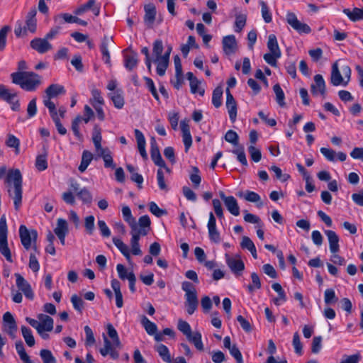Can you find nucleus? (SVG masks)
Here are the masks:
<instances>
[{
  "instance_id": "nucleus-1",
  "label": "nucleus",
  "mask_w": 363,
  "mask_h": 363,
  "mask_svg": "<svg viewBox=\"0 0 363 363\" xmlns=\"http://www.w3.org/2000/svg\"><path fill=\"white\" fill-rule=\"evenodd\" d=\"M4 183L9 197L13 200L15 210L21 206L23 198V177L18 169H10L5 177Z\"/></svg>"
},
{
  "instance_id": "nucleus-2",
  "label": "nucleus",
  "mask_w": 363,
  "mask_h": 363,
  "mask_svg": "<svg viewBox=\"0 0 363 363\" xmlns=\"http://www.w3.org/2000/svg\"><path fill=\"white\" fill-rule=\"evenodd\" d=\"M12 83L26 91H35L42 84V77L33 72H16L11 74Z\"/></svg>"
},
{
  "instance_id": "nucleus-3",
  "label": "nucleus",
  "mask_w": 363,
  "mask_h": 363,
  "mask_svg": "<svg viewBox=\"0 0 363 363\" xmlns=\"http://www.w3.org/2000/svg\"><path fill=\"white\" fill-rule=\"evenodd\" d=\"M37 14V10L35 7L30 9L29 12L27 13L26 16L25 23L26 25L23 26V23L21 21H18L16 22L14 33L16 37L19 38L21 36L26 35L28 32L31 33H35L37 30V19L35 18Z\"/></svg>"
},
{
  "instance_id": "nucleus-4",
  "label": "nucleus",
  "mask_w": 363,
  "mask_h": 363,
  "mask_svg": "<svg viewBox=\"0 0 363 363\" xmlns=\"http://www.w3.org/2000/svg\"><path fill=\"white\" fill-rule=\"evenodd\" d=\"M182 289L185 292V307L189 315H192L199 306V299L195 286L189 281H183Z\"/></svg>"
},
{
  "instance_id": "nucleus-5",
  "label": "nucleus",
  "mask_w": 363,
  "mask_h": 363,
  "mask_svg": "<svg viewBox=\"0 0 363 363\" xmlns=\"http://www.w3.org/2000/svg\"><path fill=\"white\" fill-rule=\"evenodd\" d=\"M19 236L21 244L25 249H30L32 244H33V250L35 252L37 251L35 242L38 238V233L35 230L29 231L25 225H21L19 228Z\"/></svg>"
},
{
  "instance_id": "nucleus-6",
  "label": "nucleus",
  "mask_w": 363,
  "mask_h": 363,
  "mask_svg": "<svg viewBox=\"0 0 363 363\" xmlns=\"http://www.w3.org/2000/svg\"><path fill=\"white\" fill-rule=\"evenodd\" d=\"M286 21L287 23L298 33L308 34L311 33V29L310 26L301 21H300L296 15L293 12H288L286 16Z\"/></svg>"
},
{
  "instance_id": "nucleus-7",
  "label": "nucleus",
  "mask_w": 363,
  "mask_h": 363,
  "mask_svg": "<svg viewBox=\"0 0 363 363\" xmlns=\"http://www.w3.org/2000/svg\"><path fill=\"white\" fill-rule=\"evenodd\" d=\"M151 220L147 215L140 217L138 223L136 222V228L131 230L130 233H136L140 236H145L147 235L150 229Z\"/></svg>"
},
{
  "instance_id": "nucleus-8",
  "label": "nucleus",
  "mask_w": 363,
  "mask_h": 363,
  "mask_svg": "<svg viewBox=\"0 0 363 363\" xmlns=\"http://www.w3.org/2000/svg\"><path fill=\"white\" fill-rule=\"evenodd\" d=\"M16 284L18 289L21 291L25 296L33 300L34 298V294L31 289L30 284L18 273L15 274Z\"/></svg>"
},
{
  "instance_id": "nucleus-9",
  "label": "nucleus",
  "mask_w": 363,
  "mask_h": 363,
  "mask_svg": "<svg viewBox=\"0 0 363 363\" xmlns=\"http://www.w3.org/2000/svg\"><path fill=\"white\" fill-rule=\"evenodd\" d=\"M30 48L40 54H44L52 49V45L45 38H35L30 43Z\"/></svg>"
},
{
  "instance_id": "nucleus-10",
  "label": "nucleus",
  "mask_w": 363,
  "mask_h": 363,
  "mask_svg": "<svg viewBox=\"0 0 363 363\" xmlns=\"http://www.w3.org/2000/svg\"><path fill=\"white\" fill-rule=\"evenodd\" d=\"M225 257L227 265L234 274H240L244 270V262L239 256L231 257L228 254H225Z\"/></svg>"
},
{
  "instance_id": "nucleus-11",
  "label": "nucleus",
  "mask_w": 363,
  "mask_h": 363,
  "mask_svg": "<svg viewBox=\"0 0 363 363\" xmlns=\"http://www.w3.org/2000/svg\"><path fill=\"white\" fill-rule=\"evenodd\" d=\"M311 92L313 96L320 94L323 97L325 96L326 86L321 74H318L314 76V84L311 85Z\"/></svg>"
},
{
  "instance_id": "nucleus-12",
  "label": "nucleus",
  "mask_w": 363,
  "mask_h": 363,
  "mask_svg": "<svg viewBox=\"0 0 363 363\" xmlns=\"http://www.w3.org/2000/svg\"><path fill=\"white\" fill-rule=\"evenodd\" d=\"M226 108L230 121L235 122L237 118V102L228 89H226Z\"/></svg>"
},
{
  "instance_id": "nucleus-13",
  "label": "nucleus",
  "mask_w": 363,
  "mask_h": 363,
  "mask_svg": "<svg viewBox=\"0 0 363 363\" xmlns=\"http://www.w3.org/2000/svg\"><path fill=\"white\" fill-rule=\"evenodd\" d=\"M128 51L129 52L124 55V67L128 70L132 71L135 69L138 64V53L130 48H128L123 52Z\"/></svg>"
},
{
  "instance_id": "nucleus-14",
  "label": "nucleus",
  "mask_w": 363,
  "mask_h": 363,
  "mask_svg": "<svg viewBox=\"0 0 363 363\" xmlns=\"http://www.w3.org/2000/svg\"><path fill=\"white\" fill-rule=\"evenodd\" d=\"M89 10H91L96 16H98L100 13V6L96 4L95 0H89L86 4L78 7L74 13L76 15H82Z\"/></svg>"
},
{
  "instance_id": "nucleus-15",
  "label": "nucleus",
  "mask_w": 363,
  "mask_h": 363,
  "mask_svg": "<svg viewBox=\"0 0 363 363\" xmlns=\"http://www.w3.org/2000/svg\"><path fill=\"white\" fill-rule=\"evenodd\" d=\"M37 317L40 323V327L38 328V333H41L42 331L50 332L52 330L54 321L51 317L43 313L38 314Z\"/></svg>"
},
{
  "instance_id": "nucleus-16",
  "label": "nucleus",
  "mask_w": 363,
  "mask_h": 363,
  "mask_svg": "<svg viewBox=\"0 0 363 363\" xmlns=\"http://www.w3.org/2000/svg\"><path fill=\"white\" fill-rule=\"evenodd\" d=\"M324 233L328 240L330 251L333 254L337 253L340 251L339 236L335 231L331 230H326Z\"/></svg>"
},
{
  "instance_id": "nucleus-17",
  "label": "nucleus",
  "mask_w": 363,
  "mask_h": 363,
  "mask_svg": "<svg viewBox=\"0 0 363 363\" xmlns=\"http://www.w3.org/2000/svg\"><path fill=\"white\" fill-rule=\"evenodd\" d=\"M223 49L224 52L229 55L234 53L237 48V42L235 35H229L223 38Z\"/></svg>"
},
{
  "instance_id": "nucleus-18",
  "label": "nucleus",
  "mask_w": 363,
  "mask_h": 363,
  "mask_svg": "<svg viewBox=\"0 0 363 363\" xmlns=\"http://www.w3.org/2000/svg\"><path fill=\"white\" fill-rule=\"evenodd\" d=\"M151 158L154 163L159 167H165V162L163 160L159 147L157 145L156 141L154 138L151 140Z\"/></svg>"
},
{
  "instance_id": "nucleus-19",
  "label": "nucleus",
  "mask_w": 363,
  "mask_h": 363,
  "mask_svg": "<svg viewBox=\"0 0 363 363\" xmlns=\"http://www.w3.org/2000/svg\"><path fill=\"white\" fill-rule=\"evenodd\" d=\"M180 127L182 132V138L185 147V152H187L192 145V138L190 133V128L189 124L184 121H181Z\"/></svg>"
},
{
  "instance_id": "nucleus-20",
  "label": "nucleus",
  "mask_w": 363,
  "mask_h": 363,
  "mask_svg": "<svg viewBox=\"0 0 363 363\" xmlns=\"http://www.w3.org/2000/svg\"><path fill=\"white\" fill-rule=\"evenodd\" d=\"M144 22L146 26L152 28L156 16V9L153 4H148L145 6Z\"/></svg>"
},
{
  "instance_id": "nucleus-21",
  "label": "nucleus",
  "mask_w": 363,
  "mask_h": 363,
  "mask_svg": "<svg viewBox=\"0 0 363 363\" xmlns=\"http://www.w3.org/2000/svg\"><path fill=\"white\" fill-rule=\"evenodd\" d=\"M111 42H113L112 38L105 35L102 40L100 45V50L103 55V60L107 65H111V56L108 51V45Z\"/></svg>"
},
{
  "instance_id": "nucleus-22",
  "label": "nucleus",
  "mask_w": 363,
  "mask_h": 363,
  "mask_svg": "<svg viewBox=\"0 0 363 363\" xmlns=\"http://www.w3.org/2000/svg\"><path fill=\"white\" fill-rule=\"evenodd\" d=\"M134 133H135V138L137 140L138 151H139L141 157L144 160H147V154L146 150H145L146 142H145L144 135L138 129H135Z\"/></svg>"
},
{
  "instance_id": "nucleus-23",
  "label": "nucleus",
  "mask_w": 363,
  "mask_h": 363,
  "mask_svg": "<svg viewBox=\"0 0 363 363\" xmlns=\"http://www.w3.org/2000/svg\"><path fill=\"white\" fill-rule=\"evenodd\" d=\"M108 96L113 101L115 108L121 109L124 106L125 100L121 89H116L113 92L108 93Z\"/></svg>"
},
{
  "instance_id": "nucleus-24",
  "label": "nucleus",
  "mask_w": 363,
  "mask_h": 363,
  "mask_svg": "<svg viewBox=\"0 0 363 363\" xmlns=\"http://www.w3.org/2000/svg\"><path fill=\"white\" fill-rule=\"evenodd\" d=\"M345 79L341 75L340 71L338 68L337 63L335 62L333 65L331 75H330V82L333 86H337L340 85H342L345 82Z\"/></svg>"
},
{
  "instance_id": "nucleus-25",
  "label": "nucleus",
  "mask_w": 363,
  "mask_h": 363,
  "mask_svg": "<svg viewBox=\"0 0 363 363\" xmlns=\"http://www.w3.org/2000/svg\"><path fill=\"white\" fill-rule=\"evenodd\" d=\"M65 87L58 84H52L45 89L46 98H55L60 94H65Z\"/></svg>"
},
{
  "instance_id": "nucleus-26",
  "label": "nucleus",
  "mask_w": 363,
  "mask_h": 363,
  "mask_svg": "<svg viewBox=\"0 0 363 363\" xmlns=\"http://www.w3.org/2000/svg\"><path fill=\"white\" fill-rule=\"evenodd\" d=\"M342 12L353 22L363 20V9L354 7L352 10L344 9Z\"/></svg>"
},
{
  "instance_id": "nucleus-27",
  "label": "nucleus",
  "mask_w": 363,
  "mask_h": 363,
  "mask_svg": "<svg viewBox=\"0 0 363 363\" xmlns=\"http://www.w3.org/2000/svg\"><path fill=\"white\" fill-rule=\"evenodd\" d=\"M227 210L233 216L240 215V207L236 199L233 196H228V199L224 202Z\"/></svg>"
},
{
  "instance_id": "nucleus-28",
  "label": "nucleus",
  "mask_w": 363,
  "mask_h": 363,
  "mask_svg": "<svg viewBox=\"0 0 363 363\" xmlns=\"http://www.w3.org/2000/svg\"><path fill=\"white\" fill-rule=\"evenodd\" d=\"M101 140H102L101 129L99 125H95L94 126L93 132H92V141L94 143L96 151L97 152H99L100 150L104 149L101 146Z\"/></svg>"
},
{
  "instance_id": "nucleus-29",
  "label": "nucleus",
  "mask_w": 363,
  "mask_h": 363,
  "mask_svg": "<svg viewBox=\"0 0 363 363\" xmlns=\"http://www.w3.org/2000/svg\"><path fill=\"white\" fill-rule=\"evenodd\" d=\"M48 150L45 146H43V152L38 155L35 160V167L38 171H44L48 168Z\"/></svg>"
},
{
  "instance_id": "nucleus-30",
  "label": "nucleus",
  "mask_w": 363,
  "mask_h": 363,
  "mask_svg": "<svg viewBox=\"0 0 363 363\" xmlns=\"http://www.w3.org/2000/svg\"><path fill=\"white\" fill-rule=\"evenodd\" d=\"M98 155L103 158L104 162V166L106 168H112L114 169L116 167L115 164L113 163V160L111 156V152L107 147L97 152Z\"/></svg>"
},
{
  "instance_id": "nucleus-31",
  "label": "nucleus",
  "mask_w": 363,
  "mask_h": 363,
  "mask_svg": "<svg viewBox=\"0 0 363 363\" xmlns=\"http://www.w3.org/2000/svg\"><path fill=\"white\" fill-rule=\"evenodd\" d=\"M91 97L89 99V102L93 107L104 105L105 101L101 95V91L99 89L94 88L91 91Z\"/></svg>"
},
{
  "instance_id": "nucleus-32",
  "label": "nucleus",
  "mask_w": 363,
  "mask_h": 363,
  "mask_svg": "<svg viewBox=\"0 0 363 363\" xmlns=\"http://www.w3.org/2000/svg\"><path fill=\"white\" fill-rule=\"evenodd\" d=\"M169 61L167 60V57H160L159 58H155L154 62L157 64V74L159 76H164L165 74L166 70L168 67Z\"/></svg>"
},
{
  "instance_id": "nucleus-33",
  "label": "nucleus",
  "mask_w": 363,
  "mask_h": 363,
  "mask_svg": "<svg viewBox=\"0 0 363 363\" xmlns=\"http://www.w3.org/2000/svg\"><path fill=\"white\" fill-rule=\"evenodd\" d=\"M107 334L108 337L112 340V345L116 347L121 348V343L118 335L116 330L114 328L112 324L108 323L106 326Z\"/></svg>"
},
{
  "instance_id": "nucleus-34",
  "label": "nucleus",
  "mask_w": 363,
  "mask_h": 363,
  "mask_svg": "<svg viewBox=\"0 0 363 363\" xmlns=\"http://www.w3.org/2000/svg\"><path fill=\"white\" fill-rule=\"evenodd\" d=\"M267 48L271 53H274L277 56H281V52L279 49L277 39L275 35L270 34L268 37Z\"/></svg>"
},
{
  "instance_id": "nucleus-35",
  "label": "nucleus",
  "mask_w": 363,
  "mask_h": 363,
  "mask_svg": "<svg viewBox=\"0 0 363 363\" xmlns=\"http://www.w3.org/2000/svg\"><path fill=\"white\" fill-rule=\"evenodd\" d=\"M122 215L125 222L128 223L131 230H134L136 228V220L133 217L130 208L125 206L122 208Z\"/></svg>"
},
{
  "instance_id": "nucleus-36",
  "label": "nucleus",
  "mask_w": 363,
  "mask_h": 363,
  "mask_svg": "<svg viewBox=\"0 0 363 363\" xmlns=\"http://www.w3.org/2000/svg\"><path fill=\"white\" fill-rule=\"evenodd\" d=\"M186 338L190 342L194 345L195 347L198 350H203V345L201 340V334L200 332L196 331L194 333H191Z\"/></svg>"
},
{
  "instance_id": "nucleus-37",
  "label": "nucleus",
  "mask_w": 363,
  "mask_h": 363,
  "mask_svg": "<svg viewBox=\"0 0 363 363\" xmlns=\"http://www.w3.org/2000/svg\"><path fill=\"white\" fill-rule=\"evenodd\" d=\"M141 324L144 327L147 333L150 335H153L157 331L156 324L150 321L145 315H143L141 318Z\"/></svg>"
},
{
  "instance_id": "nucleus-38",
  "label": "nucleus",
  "mask_w": 363,
  "mask_h": 363,
  "mask_svg": "<svg viewBox=\"0 0 363 363\" xmlns=\"http://www.w3.org/2000/svg\"><path fill=\"white\" fill-rule=\"evenodd\" d=\"M68 225L67 221L63 218H58L57 220V226L54 229V232L57 236L67 235L68 233Z\"/></svg>"
},
{
  "instance_id": "nucleus-39",
  "label": "nucleus",
  "mask_w": 363,
  "mask_h": 363,
  "mask_svg": "<svg viewBox=\"0 0 363 363\" xmlns=\"http://www.w3.org/2000/svg\"><path fill=\"white\" fill-rule=\"evenodd\" d=\"M93 159V155L88 150H84L82 155V161L79 166V170L84 172Z\"/></svg>"
},
{
  "instance_id": "nucleus-40",
  "label": "nucleus",
  "mask_w": 363,
  "mask_h": 363,
  "mask_svg": "<svg viewBox=\"0 0 363 363\" xmlns=\"http://www.w3.org/2000/svg\"><path fill=\"white\" fill-rule=\"evenodd\" d=\"M156 351L158 352L162 360L167 363H172V357L168 347L163 345L160 344L156 347Z\"/></svg>"
},
{
  "instance_id": "nucleus-41",
  "label": "nucleus",
  "mask_w": 363,
  "mask_h": 363,
  "mask_svg": "<svg viewBox=\"0 0 363 363\" xmlns=\"http://www.w3.org/2000/svg\"><path fill=\"white\" fill-rule=\"evenodd\" d=\"M132 238L130 240L131 252L134 255H142V251L140 247L139 240L140 236L137 235L136 233H131Z\"/></svg>"
},
{
  "instance_id": "nucleus-42",
  "label": "nucleus",
  "mask_w": 363,
  "mask_h": 363,
  "mask_svg": "<svg viewBox=\"0 0 363 363\" xmlns=\"http://www.w3.org/2000/svg\"><path fill=\"white\" fill-rule=\"evenodd\" d=\"M21 332H22V335H23L26 344L29 347L34 346L35 339L33 335L31 330L29 328H28L25 325H23V326H21Z\"/></svg>"
},
{
  "instance_id": "nucleus-43",
  "label": "nucleus",
  "mask_w": 363,
  "mask_h": 363,
  "mask_svg": "<svg viewBox=\"0 0 363 363\" xmlns=\"http://www.w3.org/2000/svg\"><path fill=\"white\" fill-rule=\"evenodd\" d=\"M223 89L221 86H217L213 91L212 104L216 108H219L222 105Z\"/></svg>"
},
{
  "instance_id": "nucleus-44",
  "label": "nucleus",
  "mask_w": 363,
  "mask_h": 363,
  "mask_svg": "<svg viewBox=\"0 0 363 363\" xmlns=\"http://www.w3.org/2000/svg\"><path fill=\"white\" fill-rule=\"evenodd\" d=\"M232 153L237 156V160L244 166H247V160L242 145L238 146L232 150Z\"/></svg>"
},
{
  "instance_id": "nucleus-45",
  "label": "nucleus",
  "mask_w": 363,
  "mask_h": 363,
  "mask_svg": "<svg viewBox=\"0 0 363 363\" xmlns=\"http://www.w3.org/2000/svg\"><path fill=\"white\" fill-rule=\"evenodd\" d=\"M247 16L245 14H238L235 16V28L234 30L236 33H240L242 30L246 25Z\"/></svg>"
},
{
  "instance_id": "nucleus-46",
  "label": "nucleus",
  "mask_w": 363,
  "mask_h": 363,
  "mask_svg": "<svg viewBox=\"0 0 363 363\" xmlns=\"http://www.w3.org/2000/svg\"><path fill=\"white\" fill-rule=\"evenodd\" d=\"M200 171L197 167H191V172L189 175V179L193 184L194 188H198L201 182V177L200 176Z\"/></svg>"
},
{
  "instance_id": "nucleus-47",
  "label": "nucleus",
  "mask_w": 363,
  "mask_h": 363,
  "mask_svg": "<svg viewBox=\"0 0 363 363\" xmlns=\"http://www.w3.org/2000/svg\"><path fill=\"white\" fill-rule=\"evenodd\" d=\"M0 252L9 262H13L11 250L8 246L7 239L0 240Z\"/></svg>"
},
{
  "instance_id": "nucleus-48",
  "label": "nucleus",
  "mask_w": 363,
  "mask_h": 363,
  "mask_svg": "<svg viewBox=\"0 0 363 363\" xmlns=\"http://www.w3.org/2000/svg\"><path fill=\"white\" fill-rule=\"evenodd\" d=\"M259 4L261 6L262 16L264 22L267 23H271L272 16L267 4L264 1H260Z\"/></svg>"
},
{
  "instance_id": "nucleus-49",
  "label": "nucleus",
  "mask_w": 363,
  "mask_h": 363,
  "mask_svg": "<svg viewBox=\"0 0 363 363\" xmlns=\"http://www.w3.org/2000/svg\"><path fill=\"white\" fill-rule=\"evenodd\" d=\"M273 90L276 94V101L280 106H285V96L284 93L279 84H276L273 86Z\"/></svg>"
},
{
  "instance_id": "nucleus-50",
  "label": "nucleus",
  "mask_w": 363,
  "mask_h": 363,
  "mask_svg": "<svg viewBox=\"0 0 363 363\" xmlns=\"http://www.w3.org/2000/svg\"><path fill=\"white\" fill-rule=\"evenodd\" d=\"M82 121V116H77L72 122V130L79 140H82L83 136L79 131V123Z\"/></svg>"
},
{
  "instance_id": "nucleus-51",
  "label": "nucleus",
  "mask_w": 363,
  "mask_h": 363,
  "mask_svg": "<svg viewBox=\"0 0 363 363\" xmlns=\"http://www.w3.org/2000/svg\"><path fill=\"white\" fill-rule=\"evenodd\" d=\"M12 96H17V93L11 92L4 84H0V99L9 101Z\"/></svg>"
},
{
  "instance_id": "nucleus-52",
  "label": "nucleus",
  "mask_w": 363,
  "mask_h": 363,
  "mask_svg": "<svg viewBox=\"0 0 363 363\" xmlns=\"http://www.w3.org/2000/svg\"><path fill=\"white\" fill-rule=\"evenodd\" d=\"M252 284H249L247 288L249 292H253L255 289H259L261 288V281L259 276L257 273L252 272L251 274Z\"/></svg>"
},
{
  "instance_id": "nucleus-53",
  "label": "nucleus",
  "mask_w": 363,
  "mask_h": 363,
  "mask_svg": "<svg viewBox=\"0 0 363 363\" xmlns=\"http://www.w3.org/2000/svg\"><path fill=\"white\" fill-rule=\"evenodd\" d=\"M225 140L227 142L233 144L235 147L240 145L238 143L239 136L237 133L233 130H229L227 131L225 135Z\"/></svg>"
},
{
  "instance_id": "nucleus-54",
  "label": "nucleus",
  "mask_w": 363,
  "mask_h": 363,
  "mask_svg": "<svg viewBox=\"0 0 363 363\" xmlns=\"http://www.w3.org/2000/svg\"><path fill=\"white\" fill-rule=\"evenodd\" d=\"M40 356L43 363H57L55 357L49 350H41L40 352Z\"/></svg>"
},
{
  "instance_id": "nucleus-55",
  "label": "nucleus",
  "mask_w": 363,
  "mask_h": 363,
  "mask_svg": "<svg viewBox=\"0 0 363 363\" xmlns=\"http://www.w3.org/2000/svg\"><path fill=\"white\" fill-rule=\"evenodd\" d=\"M338 298L333 289H328L324 293V301L326 304H333L337 301Z\"/></svg>"
},
{
  "instance_id": "nucleus-56",
  "label": "nucleus",
  "mask_w": 363,
  "mask_h": 363,
  "mask_svg": "<svg viewBox=\"0 0 363 363\" xmlns=\"http://www.w3.org/2000/svg\"><path fill=\"white\" fill-rule=\"evenodd\" d=\"M71 302L74 308L81 313L84 307V302L82 298L77 294H73L71 297Z\"/></svg>"
},
{
  "instance_id": "nucleus-57",
  "label": "nucleus",
  "mask_w": 363,
  "mask_h": 363,
  "mask_svg": "<svg viewBox=\"0 0 363 363\" xmlns=\"http://www.w3.org/2000/svg\"><path fill=\"white\" fill-rule=\"evenodd\" d=\"M94 220H95V218L94 217V216H88L86 217H85L84 218V227H85V230H86V232L87 233V234H89V235H93L94 232Z\"/></svg>"
},
{
  "instance_id": "nucleus-58",
  "label": "nucleus",
  "mask_w": 363,
  "mask_h": 363,
  "mask_svg": "<svg viewBox=\"0 0 363 363\" xmlns=\"http://www.w3.org/2000/svg\"><path fill=\"white\" fill-rule=\"evenodd\" d=\"M177 328L186 337L192 333L190 325L185 320L179 319L178 321Z\"/></svg>"
},
{
  "instance_id": "nucleus-59",
  "label": "nucleus",
  "mask_w": 363,
  "mask_h": 363,
  "mask_svg": "<svg viewBox=\"0 0 363 363\" xmlns=\"http://www.w3.org/2000/svg\"><path fill=\"white\" fill-rule=\"evenodd\" d=\"M16 350L23 362H28L30 357L26 352L23 344L21 340L16 342Z\"/></svg>"
},
{
  "instance_id": "nucleus-60",
  "label": "nucleus",
  "mask_w": 363,
  "mask_h": 363,
  "mask_svg": "<svg viewBox=\"0 0 363 363\" xmlns=\"http://www.w3.org/2000/svg\"><path fill=\"white\" fill-rule=\"evenodd\" d=\"M77 197L85 203H90L92 201V196L90 192L86 189H82L77 194Z\"/></svg>"
},
{
  "instance_id": "nucleus-61",
  "label": "nucleus",
  "mask_w": 363,
  "mask_h": 363,
  "mask_svg": "<svg viewBox=\"0 0 363 363\" xmlns=\"http://www.w3.org/2000/svg\"><path fill=\"white\" fill-rule=\"evenodd\" d=\"M208 237L211 242L214 243H219L220 242V235L216 228V226L208 228Z\"/></svg>"
},
{
  "instance_id": "nucleus-62",
  "label": "nucleus",
  "mask_w": 363,
  "mask_h": 363,
  "mask_svg": "<svg viewBox=\"0 0 363 363\" xmlns=\"http://www.w3.org/2000/svg\"><path fill=\"white\" fill-rule=\"evenodd\" d=\"M269 169L275 174L276 178L281 182H286L290 178L289 174H282L281 169L277 166L273 165L269 168Z\"/></svg>"
},
{
  "instance_id": "nucleus-63",
  "label": "nucleus",
  "mask_w": 363,
  "mask_h": 363,
  "mask_svg": "<svg viewBox=\"0 0 363 363\" xmlns=\"http://www.w3.org/2000/svg\"><path fill=\"white\" fill-rule=\"evenodd\" d=\"M163 43L162 41L160 39L155 40L153 43V55L155 56V58H159L162 57V53L163 52Z\"/></svg>"
},
{
  "instance_id": "nucleus-64",
  "label": "nucleus",
  "mask_w": 363,
  "mask_h": 363,
  "mask_svg": "<svg viewBox=\"0 0 363 363\" xmlns=\"http://www.w3.org/2000/svg\"><path fill=\"white\" fill-rule=\"evenodd\" d=\"M201 82L196 79V80L190 82L191 91L193 94L198 93L200 96H203L205 90L203 88L200 86Z\"/></svg>"
}]
</instances>
